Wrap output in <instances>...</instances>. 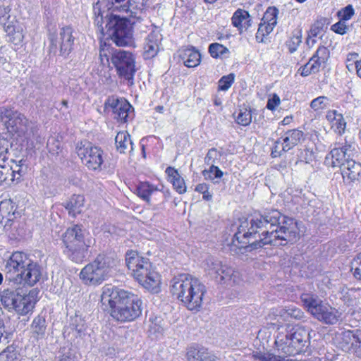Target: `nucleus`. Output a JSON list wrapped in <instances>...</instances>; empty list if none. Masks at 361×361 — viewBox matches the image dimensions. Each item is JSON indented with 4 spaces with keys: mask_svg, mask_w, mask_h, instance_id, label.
I'll return each instance as SVG.
<instances>
[{
    "mask_svg": "<svg viewBox=\"0 0 361 361\" xmlns=\"http://www.w3.org/2000/svg\"><path fill=\"white\" fill-rule=\"evenodd\" d=\"M233 244L245 252L266 245L284 246L300 238L298 223L277 209L264 212L251 219H240Z\"/></svg>",
    "mask_w": 361,
    "mask_h": 361,
    "instance_id": "nucleus-1",
    "label": "nucleus"
},
{
    "mask_svg": "<svg viewBox=\"0 0 361 361\" xmlns=\"http://www.w3.org/2000/svg\"><path fill=\"white\" fill-rule=\"evenodd\" d=\"M101 303L104 310L109 308L111 316L121 322L133 321L142 312V301L137 295L111 285L102 288Z\"/></svg>",
    "mask_w": 361,
    "mask_h": 361,
    "instance_id": "nucleus-2",
    "label": "nucleus"
},
{
    "mask_svg": "<svg viewBox=\"0 0 361 361\" xmlns=\"http://www.w3.org/2000/svg\"><path fill=\"white\" fill-rule=\"evenodd\" d=\"M6 281L13 285L33 286L42 278V269L27 254L15 252L5 262Z\"/></svg>",
    "mask_w": 361,
    "mask_h": 361,
    "instance_id": "nucleus-3",
    "label": "nucleus"
},
{
    "mask_svg": "<svg viewBox=\"0 0 361 361\" xmlns=\"http://www.w3.org/2000/svg\"><path fill=\"white\" fill-rule=\"evenodd\" d=\"M170 290L189 310L199 311L206 293L200 281L187 274H180L171 280Z\"/></svg>",
    "mask_w": 361,
    "mask_h": 361,
    "instance_id": "nucleus-4",
    "label": "nucleus"
},
{
    "mask_svg": "<svg viewBox=\"0 0 361 361\" xmlns=\"http://www.w3.org/2000/svg\"><path fill=\"white\" fill-rule=\"evenodd\" d=\"M94 13L98 15L95 18V24L101 27V31L106 32L107 37H110L118 47H134V38L132 27L126 18L116 14H106L104 21L103 16L100 15V6L97 3L93 8Z\"/></svg>",
    "mask_w": 361,
    "mask_h": 361,
    "instance_id": "nucleus-5",
    "label": "nucleus"
},
{
    "mask_svg": "<svg viewBox=\"0 0 361 361\" xmlns=\"http://www.w3.org/2000/svg\"><path fill=\"white\" fill-rule=\"evenodd\" d=\"M126 263L140 284L149 291L159 292L161 277L153 269L148 258L142 257L137 251L130 250L126 255Z\"/></svg>",
    "mask_w": 361,
    "mask_h": 361,
    "instance_id": "nucleus-6",
    "label": "nucleus"
},
{
    "mask_svg": "<svg viewBox=\"0 0 361 361\" xmlns=\"http://www.w3.org/2000/svg\"><path fill=\"white\" fill-rule=\"evenodd\" d=\"M64 246L63 253L71 261L80 263L88 255L91 240L85 239V231L82 226L75 224L66 229L62 235Z\"/></svg>",
    "mask_w": 361,
    "mask_h": 361,
    "instance_id": "nucleus-7",
    "label": "nucleus"
},
{
    "mask_svg": "<svg viewBox=\"0 0 361 361\" xmlns=\"http://www.w3.org/2000/svg\"><path fill=\"white\" fill-rule=\"evenodd\" d=\"M116 261L106 255H99L94 260L86 264L79 274L82 282L90 286L100 285L111 275Z\"/></svg>",
    "mask_w": 361,
    "mask_h": 361,
    "instance_id": "nucleus-8",
    "label": "nucleus"
},
{
    "mask_svg": "<svg viewBox=\"0 0 361 361\" xmlns=\"http://www.w3.org/2000/svg\"><path fill=\"white\" fill-rule=\"evenodd\" d=\"M19 285H13L6 281L0 289V302L8 312H16L18 314L25 315L34 308V302L29 295L20 292Z\"/></svg>",
    "mask_w": 361,
    "mask_h": 361,
    "instance_id": "nucleus-9",
    "label": "nucleus"
},
{
    "mask_svg": "<svg viewBox=\"0 0 361 361\" xmlns=\"http://www.w3.org/2000/svg\"><path fill=\"white\" fill-rule=\"evenodd\" d=\"M301 301L307 311L317 320L334 325L341 319L342 313L328 303H324L314 294L302 293Z\"/></svg>",
    "mask_w": 361,
    "mask_h": 361,
    "instance_id": "nucleus-10",
    "label": "nucleus"
},
{
    "mask_svg": "<svg viewBox=\"0 0 361 361\" xmlns=\"http://www.w3.org/2000/svg\"><path fill=\"white\" fill-rule=\"evenodd\" d=\"M204 269L211 277L222 284L238 285L242 281L238 271L212 257L205 260Z\"/></svg>",
    "mask_w": 361,
    "mask_h": 361,
    "instance_id": "nucleus-11",
    "label": "nucleus"
},
{
    "mask_svg": "<svg viewBox=\"0 0 361 361\" xmlns=\"http://www.w3.org/2000/svg\"><path fill=\"white\" fill-rule=\"evenodd\" d=\"M110 59L118 77L126 80L128 85H133L136 72L135 56L130 51L115 50L111 54Z\"/></svg>",
    "mask_w": 361,
    "mask_h": 361,
    "instance_id": "nucleus-12",
    "label": "nucleus"
},
{
    "mask_svg": "<svg viewBox=\"0 0 361 361\" xmlns=\"http://www.w3.org/2000/svg\"><path fill=\"white\" fill-rule=\"evenodd\" d=\"M74 32V30L71 26L60 28L59 32H50L49 40L51 51L56 52L59 49L61 56H68L73 49L75 39Z\"/></svg>",
    "mask_w": 361,
    "mask_h": 361,
    "instance_id": "nucleus-13",
    "label": "nucleus"
},
{
    "mask_svg": "<svg viewBox=\"0 0 361 361\" xmlns=\"http://www.w3.org/2000/svg\"><path fill=\"white\" fill-rule=\"evenodd\" d=\"M0 118L8 132L11 135H24L28 130L29 121L22 114L8 107L0 109Z\"/></svg>",
    "mask_w": 361,
    "mask_h": 361,
    "instance_id": "nucleus-14",
    "label": "nucleus"
},
{
    "mask_svg": "<svg viewBox=\"0 0 361 361\" xmlns=\"http://www.w3.org/2000/svg\"><path fill=\"white\" fill-rule=\"evenodd\" d=\"M77 154L89 170L101 171L104 162L103 150L90 143L87 145L77 146Z\"/></svg>",
    "mask_w": 361,
    "mask_h": 361,
    "instance_id": "nucleus-15",
    "label": "nucleus"
},
{
    "mask_svg": "<svg viewBox=\"0 0 361 361\" xmlns=\"http://www.w3.org/2000/svg\"><path fill=\"white\" fill-rule=\"evenodd\" d=\"M329 57V50L326 47L319 46L308 62L298 69V73L302 77L317 73L321 68L326 66Z\"/></svg>",
    "mask_w": 361,
    "mask_h": 361,
    "instance_id": "nucleus-16",
    "label": "nucleus"
},
{
    "mask_svg": "<svg viewBox=\"0 0 361 361\" xmlns=\"http://www.w3.org/2000/svg\"><path fill=\"white\" fill-rule=\"evenodd\" d=\"M355 147L353 144L345 142L344 144L339 142L334 143V148L326 155L325 158V164L332 167L341 168L347 161L350 159Z\"/></svg>",
    "mask_w": 361,
    "mask_h": 361,
    "instance_id": "nucleus-17",
    "label": "nucleus"
},
{
    "mask_svg": "<svg viewBox=\"0 0 361 361\" xmlns=\"http://www.w3.org/2000/svg\"><path fill=\"white\" fill-rule=\"evenodd\" d=\"M109 9L129 13L131 18L140 19L146 8V0H106Z\"/></svg>",
    "mask_w": 361,
    "mask_h": 361,
    "instance_id": "nucleus-18",
    "label": "nucleus"
},
{
    "mask_svg": "<svg viewBox=\"0 0 361 361\" xmlns=\"http://www.w3.org/2000/svg\"><path fill=\"white\" fill-rule=\"evenodd\" d=\"M291 347L287 350L293 352V356L307 351L310 343V332L304 327H296L289 330Z\"/></svg>",
    "mask_w": 361,
    "mask_h": 361,
    "instance_id": "nucleus-19",
    "label": "nucleus"
},
{
    "mask_svg": "<svg viewBox=\"0 0 361 361\" xmlns=\"http://www.w3.org/2000/svg\"><path fill=\"white\" fill-rule=\"evenodd\" d=\"M336 341L343 351L357 353L361 350V330L343 331L337 334Z\"/></svg>",
    "mask_w": 361,
    "mask_h": 361,
    "instance_id": "nucleus-20",
    "label": "nucleus"
},
{
    "mask_svg": "<svg viewBox=\"0 0 361 361\" xmlns=\"http://www.w3.org/2000/svg\"><path fill=\"white\" fill-rule=\"evenodd\" d=\"M161 41V35L159 30L152 29L149 34L145 37V41L143 45L144 56L145 59H149L154 57L159 50V46Z\"/></svg>",
    "mask_w": 361,
    "mask_h": 361,
    "instance_id": "nucleus-21",
    "label": "nucleus"
},
{
    "mask_svg": "<svg viewBox=\"0 0 361 361\" xmlns=\"http://www.w3.org/2000/svg\"><path fill=\"white\" fill-rule=\"evenodd\" d=\"M288 326H281L277 327L276 334L275 335V348L276 350L281 354L287 356H293V352L287 350L288 348L291 347L290 343L289 330Z\"/></svg>",
    "mask_w": 361,
    "mask_h": 361,
    "instance_id": "nucleus-22",
    "label": "nucleus"
},
{
    "mask_svg": "<svg viewBox=\"0 0 361 361\" xmlns=\"http://www.w3.org/2000/svg\"><path fill=\"white\" fill-rule=\"evenodd\" d=\"M10 12L9 6H0V25L3 26L8 35H16L14 39H16V44H17L23 40V36L20 32L16 31L13 19L11 20Z\"/></svg>",
    "mask_w": 361,
    "mask_h": 361,
    "instance_id": "nucleus-23",
    "label": "nucleus"
},
{
    "mask_svg": "<svg viewBox=\"0 0 361 361\" xmlns=\"http://www.w3.org/2000/svg\"><path fill=\"white\" fill-rule=\"evenodd\" d=\"M113 109L114 118L121 123L126 122L133 111L132 106L123 99H113L109 104Z\"/></svg>",
    "mask_w": 361,
    "mask_h": 361,
    "instance_id": "nucleus-24",
    "label": "nucleus"
},
{
    "mask_svg": "<svg viewBox=\"0 0 361 361\" xmlns=\"http://www.w3.org/2000/svg\"><path fill=\"white\" fill-rule=\"evenodd\" d=\"M178 55L184 65L188 68L197 66L201 61L200 53L193 47L180 48Z\"/></svg>",
    "mask_w": 361,
    "mask_h": 361,
    "instance_id": "nucleus-25",
    "label": "nucleus"
},
{
    "mask_svg": "<svg viewBox=\"0 0 361 361\" xmlns=\"http://www.w3.org/2000/svg\"><path fill=\"white\" fill-rule=\"evenodd\" d=\"M282 151L288 152L304 140V133L298 129L286 131L282 136Z\"/></svg>",
    "mask_w": 361,
    "mask_h": 361,
    "instance_id": "nucleus-26",
    "label": "nucleus"
},
{
    "mask_svg": "<svg viewBox=\"0 0 361 361\" xmlns=\"http://www.w3.org/2000/svg\"><path fill=\"white\" fill-rule=\"evenodd\" d=\"M341 169L343 179L348 183L358 179L361 174V164L352 159H347Z\"/></svg>",
    "mask_w": 361,
    "mask_h": 361,
    "instance_id": "nucleus-27",
    "label": "nucleus"
},
{
    "mask_svg": "<svg viewBox=\"0 0 361 361\" xmlns=\"http://www.w3.org/2000/svg\"><path fill=\"white\" fill-rule=\"evenodd\" d=\"M188 361H218L215 356L204 347L191 346L187 352Z\"/></svg>",
    "mask_w": 361,
    "mask_h": 361,
    "instance_id": "nucleus-28",
    "label": "nucleus"
},
{
    "mask_svg": "<svg viewBox=\"0 0 361 361\" xmlns=\"http://www.w3.org/2000/svg\"><path fill=\"white\" fill-rule=\"evenodd\" d=\"M231 23L240 32L243 28L247 30L251 26V17L249 13L242 8H238L231 18Z\"/></svg>",
    "mask_w": 361,
    "mask_h": 361,
    "instance_id": "nucleus-29",
    "label": "nucleus"
},
{
    "mask_svg": "<svg viewBox=\"0 0 361 361\" xmlns=\"http://www.w3.org/2000/svg\"><path fill=\"white\" fill-rule=\"evenodd\" d=\"M326 118L331 123V129H333L336 133L340 135L344 133L346 128V122L341 114L336 110L329 111L327 112Z\"/></svg>",
    "mask_w": 361,
    "mask_h": 361,
    "instance_id": "nucleus-30",
    "label": "nucleus"
},
{
    "mask_svg": "<svg viewBox=\"0 0 361 361\" xmlns=\"http://www.w3.org/2000/svg\"><path fill=\"white\" fill-rule=\"evenodd\" d=\"M169 177V180L172 183L173 188L179 194H184L187 187L184 179L179 174L178 171L173 167L169 166L165 171Z\"/></svg>",
    "mask_w": 361,
    "mask_h": 361,
    "instance_id": "nucleus-31",
    "label": "nucleus"
},
{
    "mask_svg": "<svg viewBox=\"0 0 361 361\" xmlns=\"http://www.w3.org/2000/svg\"><path fill=\"white\" fill-rule=\"evenodd\" d=\"M116 150L120 153L131 152L133 150L130 135L126 131L118 132L115 137Z\"/></svg>",
    "mask_w": 361,
    "mask_h": 361,
    "instance_id": "nucleus-32",
    "label": "nucleus"
},
{
    "mask_svg": "<svg viewBox=\"0 0 361 361\" xmlns=\"http://www.w3.org/2000/svg\"><path fill=\"white\" fill-rule=\"evenodd\" d=\"M16 208L11 200L1 201L0 203V219L5 220V226L15 218Z\"/></svg>",
    "mask_w": 361,
    "mask_h": 361,
    "instance_id": "nucleus-33",
    "label": "nucleus"
},
{
    "mask_svg": "<svg viewBox=\"0 0 361 361\" xmlns=\"http://www.w3.org/2000/svg\"><path fill=\"white\" fill-rule=\"evenodd\" d=\"M47 322L45 317L38 315L35 317L31 324L32 336L36 339H42L45 336Z\"/></svg>",
    "mask_w": 361,
    "mask_h": 361,
    "instance_id": "nucleus-34",
    "label": "nucleus"
},
{
    "mask_svg": "<svg viewBox=\"0 0 361 361\" xmlns=\"http://www.w3.org/2000/svg\"><path fill=\"white\" fill-rule=\"evenodd\" d=\"M85 198L80 195H73L66 203L65 207L73 217L80 214L84 206Z\"/></svg>",
    "mask_w": 361,
    "mask_h": 361,
    "instance_id": "nucleus-35",
    "label": "nucleus"
},
{
    "mask_svg": "<svg viewBox=\"0 0 361 361\" xmlns=\"http://www.w3.org/2000/svg\"><path fill=\"white\" fill-rule=\"evenodd\" d=\"M279 315L286 321L291 319H301L304 317V312L298 307L290 305L285 306L279 310Z\"/></svg>",
    "mask_w": 361,
    "mask_h": 361,
    "instance_id": "nucleus-36",
    "label": "nucleus"
},
{
    "mask_svg": "<svg viewBox=\"0 0 361 361\" xmlns=\"http://www.w3.org/2000/svg\"><path fill=\"white\" fill-rule=\"evenodd\" d=\"M157 189L148 183H140L137 187V195L144 201L150 204V195Z\"/></svg>",
    "mask_w": 361,
    "mask_h": 361,
    "instance_id": "nucleus-37",
    "label": "nucleus"
},
{
    "mask_svg": "<svg viewBox=\"0 0 361 361\" xmlns=\"http://www.w3.org/2000/svg\"><path fill=\"white\" fill-rule=\"evenodd\" d=\"M255 360L257 361H295L292 359L286 358L281 355H276L269 352H255L252 354Z\"/></svg>",
    "mask_w": 361,
    "mask_h": 361,
    "instance_id": "nucleus-38",
    "label": "nucleus"
},
{
    "mask_svg": "<svg viewBox=\"0 0 361 361\" xmlns=\"http://www.w3.org/2000/svg\"><path fill=\"white\" fill-rule=\"evenodd\" d=\"M19 357L16 348L9 345L0 353V361H18Z\"/></svg>",
    "mask_w": 361,
    "mask_h": 361,
    "instance_id": "nucleus-39",
    "label": "nucleus"
},
{
    "mask_svg": "<svg viewBox=\"0 0 361 361\" xmlns=\"http://www.w3.org/2000/svg\"><path fill=\"white\" fill-rule=\"evenodd\" d=\"M302 42V32L300 30H295L293 36L287 41L286 45L290 53L295 52Z\"/></svg>",
    "mask_w": 361,
    "mask_h": 361,
    "instance_id": "nucleus-40",
    "label": "nucleus"
},
{
    "mask_svg": "<svg viewBox=\"0 0 361 361\" xmlns=\"http://www.w3.org/2000/svg\"><path fill=\"white\" fill-rule=\"evenodd\" d=\"M14 181V175L10 165L0 168V183L10 185Z\"/></svg>",
    "mask_w": 361,
    "mask_h": 361,
    "instance_id": "nucleus-41",
    "label": "nucleus"
},
{
    "mask_svg": "<svg viewBox=\"0 0 361 361\" xmlns=\"http://www.w3.org/2000/svg\"><path fill=\"white\" fill-rule=\"evenodd\" d=\"M359 298H360L359 293L353 288L348 289L346 292H345L343 294V296H342L343 302L348 306H352V307H353L357 304Z\"/></svg>",
    "mask_w": 361,
    "mask_h": 361,
    "instance_id": "nucleus-42",
    "label": "nucleus"
},
{
    "mask_svg": "<svg viewBox=\"0 0 361 361\" xmlns=\"http://www.w3.org/2000/svg\"><path fill=\"white\" fill-rule=\"evenodd\" d=\"M209 52L212 57L217 59L221 57L225 54H228L229 50L223 44L216 42L209 46Z\"/></svg>",
    "mask_w": 361,
    "mask_h": 361,
    "instance_id": "nucleus-43",
    "label": "nucleus"
},
{
    "mask_svg": "<svg viewBox=\"0 0 361 361\" xmlns=\"http://www.w3.org/2000/svg\"><path fill=\"white\" fill-rule=\"evenodd\" d=\"M279 11L275 7H269L264 14L262 22L266 23L273 26L277 23V15Z\"/></svg>",
    "mask_w": 361,
    "mask_h": 361,
    "instance_id": "nucleus-44",
    "label": "nucleus"
},
{
    "mask_svg": "<svg viewBox=\"0 0 361 361\" xmlns=\"http://www.w3.org/2000/svg\"><path fill=\"white\" fill-rule=\"evenodd\" d=\"M13 164L10 166L12 169L13 174L14 175V180H19L21 177L25 173L27 166L24 164L23 160H20L18 163L11 161Z\"/></svg>",
    "mask_w": 361,
    "mask_h": 361,
    "instance_id": "nucleus-45",
    "label": "nucleus"
},
{
    "mask_svg": "<svg viewBox=\"0 0 361 361\" xmlns=\"http://www.w3.org/2000/svg\"><path fill=\"white\" fill-rule=\"evenodd\" d=\"M202 175L205 179L214 180L215 178H221L224 173L218 166L213 164L210 165L209 169H204Z\"/></svg>",
    "mask_w": 361,
    "mask_h": 361,
    "instance_id": "nucleus-46",
    "label": "nucleus"
},
{
    "mask_svg": "<svg viewBox=\"0 0 361 361\" xmlns=\"http://www.w3.org/2000/svg\"><path fill=\"white\" fill-rule=\"evenodd\" d=\"M274 26L267 24L266 23L262 22L259 25V27L257 32L256 33V39L258 42H263L264 37L271 33L274 29Z\"/></svg>",
    "mask_w": 361,
    "mask_h": 361,
    "instance_id": "nucleus-47",
    "label": "nucleus"
},
{
    "mask_svg": "<svg viewBox=\"0 0 361 361\" xmlns=\"http://www.w3.org/2000/svg\"><path fill=\"white\" fill-rule=\"evenodd\" d=\"M235 80V74L230 73L221 78L218 82L219 91H227L233 85Z\"/></svg>",
    "mask_w": 361,
    "mask_h": 361,
    "instance_id": "nucleus-48",
    "label": "nucleus"
},
{
    "mask_svg": "<svg viewBox=\"0 0 361 361\" xmlns=\"http://www.w3.org/2000/svg\"><path fill=\"white\" fill-rule=\"evenodd\" d=\"M330 99L325 96H320L314 99L310 103V107L314 111L326 109L329 105Z\"/></svg>",
    "mask_w": 361,
    "mask_h": 361,
    "instance_id": "nucleus-49",
    "label": "nucleus"
},
{
    "mask_svg": "<svg viewBox=\"0 0 361 361\" xmlns=\"http://www.w3.org/2000/svg\"><path fill=\"white\" fill-rule=\"evenodd\" d=\"M236 122L241 126H247L252 121V115L247 109H240L235 118Z\"/></svg>",
    "mask_w": 361,
    "mask_h": 361,
    "instance_id": "nucleus-50",
    "label": "nucleus"
},
{
    "mask_svg": "<svg viewBox=\"0 0 361 361\" xmlns=\"http://www.w3.org/2000/svg\"><path fill=\"white\" fill-rule=\"evenodd\" d=\"M221 157V153L216 148L209 149L204 158V162L207 165H213L218 163Z\"/></svg>",
    "mask_w": 361,
    "mask_h": 361,
    "instance_id": "nucleus-51",
    "label": "nucleus"
},
{
    "mask_svg": "<svg viewBox=\"0 0 361 361\" xmlns=\"http://www.w3.org/2000/svg\"><path fill=\"white\" fill-rule=\"evenodd\" d=\"M142 13L141 14H140V17H142ZM135 18L137 20L138 24H137L136 22H135V21L131 22L130 23L137 30V34H136L137 36L139 34L142 35V33H147V31L151 32L152 29L157 28V27H154L152 25H150L149 26L147 24L142 23L140 21L142 19V18H140V19H137V18Z\"/></svg>",
    "mask_w": 361,
    "mask_h": 361,
    "instance_id": "nucleus-52",
    "label": "nucleus"
},
{
    "mask_svg": "<svg viewBox=\"0 0 361 361\" xmlns=\"http://www.w3.org/2000/svg\"><path fill=\"white\" fill-rule=\"evenodd\" d=\"M72 329L75 331L76 336H81L86 329L84 321L80 317H75L71 324Z\"/></svg>",
    "mask_w": 361,
    "mask_h": 361,
    "instance_id": "nucleus-53",
    "label": "nucleus"
},
{
    "mask_svg": "<svg viewBox=\"0 0 361 361\" xmlns=\"http://www.w3.org/2000/svg\"><path fill=\"white\" fill-rule=\"evenodd\" d=\"M351 271L354 276L361 280V252L355 257L351 263Z\"/></svg>",
    "mask_w": 361,
    "mask_h": 361,
    "instance_id": "nucleus-54",
    "label": "nucleus"
},
{
    "mask_svg": "<svg viewBox=\"0 0 361 361\" xmlns=\"http://www.w3.org/2000/svg\"><path fill=\"white\" fill-rule=\"evenodd\" d=\"M209 186L208 184L202 183L196 185L195 191L202 194V198L206 201L212 200V193L209 191Z\"/></svg>",
    "mask_w": 361,
    "mask_h": 361,
    "instance_id": "nucleus-55",
    "label": "nucleus"
},
{
    "mask_svg": "<svg viewBox=\"0 0 361 361\" xmlns=\"http://www.w3.org/2000/svg\"><path fill=\"white\" fill-rule=\"evenodd\" d=\"M324 24L322 21L315 22L311 27L308 35L311 37H317L323 31Z\"/></svg>",
    "mask_w": 361,
    "mask_h": 361,
    "instance_id": "nucleus-56",
    "label": "nucleus"
},
{
    "mask_svg": "<svg viewBox=\"0 0 361 361\" xmlns=\"http://www.w3.org/2000/svg\"><path fill=\"white\" fill-rule=\"evenodd\" d=\"M341 19L343 21L350 20L354 15V9L351 5H348L342 11L338 12Z\"/></svg>",
    "mask_w": 361,
    "mask_h": 361,
    "instance_id": "nucleus-57",
    "label": "nucleus"
},
{
    "mask_svg": "<svg viewBox=\"0 0 361 361\" xmlns=\"http://www.w3.org/2000/svg\"><path fill=\"white\" fill-rule=\"evenodd\" d=\"M331 30L336 33L344 35L347 32L348 27L344 21L340 20L331 26Z\"/></svg>",
    "mask_w": 361,
    "mask_h": 361,
    "instance_id": "nucleus-58",
    "label": "nucleus"
},
{
    "mask_svg": "<svg viewBox=\"0 0 361 361\" xmlns=\"http://www.w3.org/2000/svg\"><path fill=\"white\" fill-rule=\"evenodd\" d=\"M8 142L5 140H0V162H5L7 160Z\"/></svg>",
    "mask_w": 361,
    "mask_h": 361,
    "instance_id": "nucleus-59",
    "label": "nucleus"
},
{
    "mask_svg": "<svg viewBox=\"0 0 361 361\" xmlns=\"http://www.w3.org/2000/svg\"><path fill=\"white\" fill-rule=\"evenodd\" d=\"M11 52V50L5 47H1L0 48V64H5L8 62L10 56L9 53Z\"/></svg>",
    "mask_w": 361,
    "mask_h": 361,
    "instance_id": "nucleus-60",
    "label": "nucleus"
},
{
    "mask_svg": "<svg viewBox=\"0 0 361 361\" xmlns=\"http://www.w3.org/2000/svg\"><path fill=\"white\" fill-rule=\"evenodd\" d=\"M281 103V100L279 97L274 94L273 97L270 99H269L267 104V108L269 110H274L276 106H278Z\"/></svg>",
    "mask_w": 361,
    "mask_h": 361,
    "instance_id": "nucleus-61",
    "label": "nucleus"
},
{
    "mask_svg": "<svg viewBox=\"0 0 361 361\" xmlns=\"http://www.w3.org/2000/svg\"><path fill=\"white\" fill-rule=\"evenodd\" d=\"M281 143L280 140H278L275 142L274 146L271 149V156L272 157H278L281 156L282 153L284 152L282 151V149H280L279 144Z\"/></svg>",
    "mask_w": 361,
    "mask_h": 361,
    "instance_id": "nucleus-62",
    "label": "nucleus"
},
{
    "mask_svg": "<svg viewBox=\"0 0 361 361\" xmlns=\"http://www.w3.org/2000/svg\"><path fill=\"white\" fill-rule=\"evenodd\" d=\"M108 54H110L109 49L102 48L99 51L101 61L104 64L105 63L104 61H106V63H108L109 61V56Z\"/></svg>",
    "mask_w": 361,
    "mask_h": 361,
    "instance_id": "nucleus-63",
    "label": "nucleus"
},
{
    "mask_svg": "<svg viewBox=\"0 0 361 361\" xmlns=\"http://www.w3.org/2000/svg\"><path fill=\"white\" fill-rule=\"evenodd\" d=\"M358 56L357 54L356 53H350L348 55V59H347V64H346V68L348 69V71H351L353 68V66H355V63H350L349 62L355 59L357 56Z\"/></svg>",
    "mask_w": 361,
    "mask_h": 361,
    "instance_id": "nucleus-64",
    "label": "nucleus"
}]
</instances>
